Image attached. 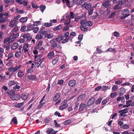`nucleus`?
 Returning a JSON list of instances; mask_svg holds the SVG:
<instances>
[{
    "label": "nucleus",
    "mask_w": 134,
    "mask_h": 134,
    "mask_svg": "<svg viewBox=\"0 0 134 134\" xmlns=\"http://www.w3.org/2000/svg\"><path fill=\"white\" fill-rule=\"evenodd\" d=\"M71 122V121L70 120H68L64 121V124L65 125H67L70 123Z\"/></svg>",
    "instance_id": "e2e57ef3"
},
{
    "label": "nucleus",
    "mask_w": 134,
    "mask_h": 134,
    "mask_svg": "<svg viewBox=\"0 0 134 134\" xmlns=\"http://www.w3.org/2000/svg\"><path fill=\"white\" fill-rule=\"evenodd\" d=\"M19 34L15 33H11V34L9 37V43L13 42L19 36Z\"/></svg>",
    "instance_id": "f03ea898"
},
{
    "label": "nucleus",
    "mask_w": 134,
    "mask_h": 134,
    "mask_svg": "<svg viewBox=\"0 0 134 134\" xmlns=\"http://www.w3.org/2000/svg\"><path fill=\"white\" fill-rule=\"evenodd\" d=\"M102 6H103L104 7H105L108 9V8H109L110 7V6L111 5L110 4V1H107L104 2L102 4Z\"/></svg>",
    "instance_id": "9b49d317"
},
{
    "label": "nucleus",
    "mask_w": 134,
    "mask_h": 134,
    "mask_svg": "<svg viewBox=\"0 0 134 134\" xmlns=\"http://www.w3.org/2000/svg\"><path fill=\"white\" fill-rule=\"evenodd\" d=\"M58 58H56L54 59L52 61V64L55 65L58 62Z\"/></svg>",
    "instance_id": "bf43d9fd"
},
{
    "label": "nucleus",
    "mask_w": 134,
    "mask_h": 134,
    "mask_svg": "<svg viewBox=\"0 0 134 134\" xmlns=\"http://www.w3.org/2000/svg\"><path fill=\"white\" fill-rule=\"evenodd\" d=\"M92 23L90 21H87L86 24V25L88 26H91L92 25Z\"/></svg>",
    "instance_id": "8fccbe9b"
},
{
    "label": "nucleus",
    "mask_w": 134,
    "mask_h": 134,
    "mask_svg": "<svg viewBox=\"0 0 134 134\" xmlns=\"http://www.w3.org/2000/svg\"><path fill=\"white\" fill-rule=\"evenodd\" d=\"M75 16V15L72 12H70V17L71 19H74Z\"/></svg>",
    "instance_id": "09e8293b"
},
{
    "label": "nucleus",
    "mask_w": 134,
    "mask_h": 134,
    "mask_svg": "<svg viewBox=\"0 0 134 134\" xmlns=\"http://www.w3.org/2000/svg\"><path fill=\"white\" fill-rule=\"evenodd\" d=\"M9 37H7L4 40V43H6L7 42H8V43H9Z\"/></svg>",
    "instance_id": "0e129e2a"
},
{
    "label": "nucleus",
    "mask_w": 134,
    "mask_h": 134,
    "mask_svg": "<svg viewBox=\"0 0 134 134\" xmlns=\"http://www.w3.org/2000/svg\"><path fill=\"white\" fill-rule=\"evenodd\" d=\"M24 104L23 103L16 104L15 105V106L18 108H20Z\"/></svg>",
    "instance_id": "603ef678"
},
{
    "label": "nucleus",
    "mask_w": 134,
    "mask_h": 134,
    "mask_svg": "<svg viewBox=\"0 0 134 134\" xmlns=\"http://www.w3.org/2000/svg\"><path fill=\"white\" fill-rule=\"evenodd\" d=\"M36 77L35 75H29L27 76V78L30 80H33L35 79Z\"/></svg>",
    "instance_id": "2f4dec72"
},
{
    "label": "nucleus",
    "mask_w": 134,
    "mask_h": 134,
    "mask_svg": "<svg viewBox=\"0 0 134 134\" xmlns=\"http://www.w3.org/2000/svg\"><path fill=\"white\" fill-rule=\"evenodd\" d=\"M125 2L126 1L125 0H123L122 1V0H119L118 5H115L114 9H120L121 7L120 5L125 4Z\"/></svg>",
    "instance_id": "7ed1b4c3"
},
{
    "label": "nucleus",
    "mask_w": 134,
    "mask_h": 134,
    "mask_svg": "<svg viewBox=\"0 0 134 134\" xmlns=\"http://www.w3.org/2000/svg\"><path fill=\"white\" fill-rule=\"evenodd\" d=\"M86 96L84 94H82L80 95L78 98V100H82Z\"/></svg>",
    "instance_id": "393cba45"
},
{
    "label": "nucleus",
    "mask_w": 134,
    "mask_h": 134,
    "mask_svg": "<svg viewBox=\"0 0 134 134\" xmlns=\"http://www.w3.org/2000/svg\"><path fill=\"white\" fill-rule=\"evenodd\" d=\"M17 21L16 20H13L11 21L9 23V26L12 27L14 25H16L18 23Z\"/></svg>",
    "instance_id": "ddd939ff"
},
{
    "label": "nucleus",
    "mask_w": 134,
    "mask_h": 134,
    "mask_svg": "<svg viewBox=\"0 0 134 134\" xmlns=\"http://www.w3.org/2000/svg\"><path fill=\"white\" fill-rule=\"evenodd\" d=\"M43 36L41 34H38L36 35L35 38L36 39H41L43 38Z\"/></svg>",
    "instance_id": "c9c22d12"
},
{
    "label": "nucleus",
    "mask_w": 134,
    "mask_h": 134,
    "mask_svg": "<svg viewBox=\"0 0 134 134\" xmlns=\"http://www.w3.org/2000/svg\"><path fill=\"white\" fill-rule=\"evenodd\" d=\"M58 131H53V129L52 128H48L46 131V132L48 134H49L52 133V134H55Z\"/></svg>",
    "instance_id": "6e6552de"
},
{
    "label": "nucleus",
    "mask_w": 134,
    "mask_h": 134,
    "mask_svg": "<svg viewBox=\"0 0 134 134\" xmlns=\"http://www.w3.org/2000/svg\"><path fill=\"white\" fill-rule=\"evenodd\" d=\"M3 48H4L5 49V50L8 51L9 50L10 48V45L9 43H7L5 44L3 46Z\"/></svg>",
    "instance_id": "6ab92c4d"
},
{
    "label": "nucleus",
    "mask_w": 134,
    "mask_h": 134,
    "mask_svg": "<svg viewBox=\"0 0 134 134\" xmlns=\"http://www.w3.org/2000/svg\"><path fill=\"white\" fill-rule=\"evenodd\" d=\"M71 23L70 19V18H68L66 19L64 24L65 25H67Z\"/></svg>",
    "instance_id": "f704fd0d"
},
{
    "label": "nucleus",
    "mask_w": 134,
    "mask_h": 134,
    "mask_svg": "<svg viewBox=\"0 0 134 134\" xmlns=\"http://www.w3.org/2000/svg\"><path fill=\"white\" fill-rule=\"evenodd\" d=\"M129 12V10L127 9H125L122 11L121 12L124 15H126L123 16L124 17V18L127 17L130 15V14H128Z\"/></svg>",
    "instance_id": "0eeeda50"
},
{
    "label": "nucleus",
    "mask_w": 134,
    "mask_h": 134,
    "mask_svg": "<svg viewBox=\"0 0 134 134\" xmlns=\"http://www.w3.org/2000/svg\"><path fill=\"white\" fill-rule=\"evenodd\" d=\"M21 52L20 51L17 52L15 54V57L18 58L21 55Z\"/></svg>",
    "instance_id": "4c0bfd02"
},
{
    "label": "nucleus",
    "mask_w": 134,
    "mask_h": 134,
    "mask_svg": "<svg viewBox=\"0 0 134 134\" xmlns=\"http://www.w3.org/2000/svg\"><path fill=\"white\" fill-rule=\"evenodd\" d=\"M80 28L81 30L83 31H86L87 30V27L85 25H82Z\"/></svg>",
    "instance_id": "a19ab883"
},
{
    "label": "nucleus",
    "mask_w": 134,
    "mask_h": 134,
    "mask_svg": "<svg viewBox=\"0 0 134 134\" xmlns=\"http://www.w3.org/2000/svg\"><path fill=\"white\" fill-rule=\"evenodd\" d=\"M27 27L26 25H24L22 26L20 29V31L21 32H24L27 31Z\"/></svg>",
    "instance_id": "c756f323"
},
{
    "label": "nucleus",
    "mask_w": 134,
    "mask_h": 134,
    "mask_svg": "<svg viewBox=\"0 0 134 134\" xmlns=\"http://www.w3.org/2000/svg\"><path fill=\"white\" fill-rule=\"evenodd\" d=\"M8 20L7 17H5L3 19H1L0 20V23H4Z\"/></svg>",
    "instance_id": "c03bdc74"
},
{
    "label": "nucleus",
    "mask_w": 134,
    "mask_h": 134,
    "mask_svg": "<svg viewBox=\"0 0 134 134\" xmlns=\"http://www.w3.org/2000/svg\"><path fill=\"white\" fill-rule=\"evenodd\" d=\"M23 37V38H25L26 41L30 40L32 38L30 36V34L28 33H27L24 34Z\"/></svg>",
    "instance_id": "39448f33"
},
{
    "label": "nucleus",
    "mask_w": 134,
    "mask_h": 134,
    "mask_svg": "<svg viewBox=\"0 0 134 134\" xmlns=\"http://www.w3.org/2000/svg\"><path fill=\"white\" fill-rule=\"evenodd\" d=\"M58 41H59V39H58V37L57 38H56L54 39L53 40H52L51 41H50V42L51 43H55L56 42H57V43H58Z\"/></svg>",
    "instance_id": "e433bc0d"
},
{
    "label": "nucleus",
    "mask_w": 134,
    "mask_h": 134,
    "mask_svg": "<svg viewBox=\"0 0 134 134\" xmlns=\"http://www.w3.org/2000/svg\"><path fill=\"white\" fill-rule=\"evenodd\" d=\"M121 128L122 129H129L130 128V126L129 125L125 124L122 126Z\"/></svg>",
    "instance_id": "79ce46f5"
},
{
    "label": "nucleus",
    "mask_w": 134,
    "mask_h": 134,
    "mask_svg": "<svg viewBox=\"0 0 134 134\" xmlns=\"http://www.w3.org/2000/svg\"><path fill=\"white\" fill-rule=\"evenodd\" d=\"M117 96V94L116 93H111L110 94V97L111 98H113Z\"/></svg>",
    "instance_id": "4d7b16f0"
},
{
    "label": "nucleus",
    "mask_w": 134,
    "mask_h": 134,
    "mask_svg": "<svg viewBox=\"0 0 134 134\" xmlns=\"http://www.w3.org/2000/svg\"><path fill=\"white\" fill-rule=\"evenodd\" d=\"M18 44L17 43H14L12 47V49H16L18 47Z\"/></svg>",
    "instance_id": "7c9ffc66"
},
{
    "label": "nucleus",
    "mask_w": 134,
    "mask_h": 134,
    "mask_svg": "<svg viewBox=\"0 0 134 134\" xmlns=\"http://www.w3.org/2000/svg\"><path fill=\"white\" fill-rule=\"evenodd\" d=\"M29 96V94L28 93L24 92L21 95V98L23 100H26L27 99Z\"/></svg>",
    "instance_id": "9d476101"
},
{
    "label": "nucleus",
    "mask_w": 134,
    "mask_h": 134,
    "mask_svg": "<svg viewBox=\"0 0 134 134\" xmlns=\"http://www.w3.org/2000/svg\"><path fill=\"white\" fill-rule=\"evenodd\" d=\"M4 2L5 3L8 4L9 2L11 3H13L14 2V0H4Z\"/></svg>",
    "instance_id": "a18cd8bd"
},
{
    "label": "nucleus",
    "mask_w": 134,
    "mask_h": 134,
    "mask_svg": "<svg viewBox=\"0 0 134 134\" xmlns=\"http://www.w3.org/2000/svg\"><path fill=\"white\" fill-rule=\"evenodd\" d=\"M16 83V82L14 81H11L10 82L9 84L10 86L14 85Z\"/></svg>",
    "instance_id": "69168bd1"
},
{
    "label": "nucleus",
    "mask_w": 134,
    "mask_h": 134,
    "mask_svg": "<svg viewBox=\"0 0 134 134\" xmlns=\"http://www.w3.org/2000/svg\"><path fill=\"white\" fill-rule=\"evenodd\" d=\"M53 36V35L52 34L50 33L49 34H46L44 36V37L48 39L50 38Z\"/></svg>",
    "instance_id": "a878e982"
},
{
    "label": "nucleus",
    "mask_w": 134,
    "mask_h": 134,
    "mask_svg": "<svg viewBox=\"0 0 134 134\" xmlns=\"http://www.w3.org/2000/svg\"><path fill=\"white\" fill-rule=\"evenodd\" d=\"M44 59V58H42V59L39 60L38 62L36 63V64H36L35 66V67H37L40 66H41V64L43 62Z\"/></svg>",
    "instance_id": "f3484780"
},
{
    "label": "nucleus",
    "mask_w": 134,
    "mask_h": 134,
    "mask_svg": "<svg viewBox=\"0 0 134 134\" xmlns=\"http://www.w3.org/2000/svg\"><path fill=\"white\" fill-rule=\"evenodd\" d=\"M86 107V104L84 103H82L80 105L79 108V111H81L83 110Z\"/></svg>",
    "instance_id": "4468645a"
},
{
    "label": "nucleus",
    "mask_w": 134,
    "mask_h": 134,
    "mask_svg": "<svg viewBox=\"0 0 134 134\" xmlns=\"http://www.w3.org/2000/svg\"><path fill=\"white\" fill-rule=\"evenodd\" d=\"M14 122V124H17L18 122L17 120L16 117H14L13 118L11 122Z\"/></svg>",
    "instance_id": "37998d69"
},
{
    "label": "nucleus",
    "mask_w": 134,
    "mask_h": 134,
    "mask_svg": "<svg viewBox=\"0 0 134 134\" xmlns=\"http://www.w3.org/2000/svg\"><path fill=\"white\" fill-rule=\"evenodd\" d=\"M45 102L43 103H40V104L37 107V109H39L41 108L43 106Z\"/></svg>",
    "instance_id": "3c124183"
},
{
    "label": "nucleus",
    "mask_w": 134,
    "mask_h": 134,
    "mask_svg": "<svg viewBox=\"0 0 134 134\" xmlns=\"http://www.w3.org/2000/svg\"><path fill=\"white\" fill-rule=\"evenodd\" d=\"M16 13L20 14H23L24 13V10H20L18 8L16 9Z\"/></svg>",
    "instance_id": "ea45409f"
},
{
    "label": "nucleus",
    "mask_w": 134,
    "mask_h": 134,
    "mask_svg": "<svg viewBox=\"0 0 134 134\" xmlns=\"http://www.w3.org/2000/svg\"><path fill=\"white\" fill-rule=\"evenodd\" d=\"M59 98V94L57 93L54 96L53 100L54 101L56 102L57 101L58 99Z\"/></svg>",
    "instance_id": "58836bf2"
},
{
    "label": "nucleus",
    "mask_w": 134,
    "mask_h": 134,
    "mask_svg": "<svg viewBox=\"0 0 134 134\" xmlns=\"http://www.w3.org/2000/svg\"><path fill=\"white\" fill-rule=\"evenodd\" d=\"M18 75L19 77H22L24 75L23 72L21 70H19L18 73Z\"/></svg>",
    "instance_id": "473e14b6"
},
{
    "label": "nucleus",
    "mask_w": 134,
    "mask_h": 134,
    "mask_svg": "<svg viewBox=\"0 0 134 134\" xmlns=\"http://www.w3.org/2000/svg\"><path fill=\"white\" fill-rule=\"evenodd\" d=\"M40 21H35L34 22L33 25L34 26H38V25L40 24Z\"/></svg>",
    "instance_id": "13d9d810"
},
{
    "label": "nucleus",
    "mask_w": 134,
    "mask_h": 134,
    "mask_svg": "<svg viewBox=\"0 0 134 134\" xmlns=\"http://www.w3.org/2000/svg\"><path fill=\"white\" fill-rule=\"evenodd\" d=\"M82 8H84L86 9H89L91 7V4L90 3H85L83 4L82 6Z\"/></svg>",
    "instance_id": "423d86ee"
},
{
    "label": "nucleus",
    "mask_w": 134,
    "mask_h": 134,
    "mask_svg": "<svg viewBox=\"0 0 134 134\" xmlns=\"http://www.w3.org/2000/svg\"><path fill=\"white\" fill-rule=\"evenodd\" d=\"M87 20H86L82 19L80 21V23L81 25L85 24L86 25V22Z\"/></svg>",
    "instance_id": "de8ad7c7"
},
{
    "label": "nucleus",
    "mask_w": 134,
    "mask_h": 134,
    "mask_svg": "<svg viewBox=\"0 0 134 134\" xmlns=\"http://www.w3.org/2000/svg\"><path fill=\"white\" fill-rule=\"evenodd\" d=\"M43 25L46 27H49L51 26L52 25V24L51 23H44Z\"/></svg>",
    "instance_id": "5fc2aeb1"
},
{
    "label": "nucleus",
    "mask_w": 134,
    "mask_h": 134,
    "mask_svg": "<svg viewBox=\"0 0 134 134\" xmlns=\"http://www.w3.org/2000/svg\"><path fill=\"white\" fill-rule=\"evenodd\" d=\"M116 101L118 102L121 101V102L124 103L125 101L124 98L123 96L118 97L117 98Z\"/></svg>",
    "instance_id": "412c9836"
},
{
    "label": "nucleus",
    "mask_w": 134,
    "mask_h": 134,
    "mask_svg": "<svg viewBox=\"0 0 134 134\" xmlns=\"http://www.w3.org/2000/svg\"><path fill=\"white\" fill-rule=\"evenodd\" d=\"M67 102V101L63 102L61 103V105L59 107L60 109H64L67 108L68 106V104L66 103Z\"/></svg>",
    "instance_id": "20e7f679"
},
{
    "label": "nucleus",
    "mask_w": 134,
    "mask_h": 134,
    "mask_svg": "<svg viewBox=\"0 0 134 134\" xmlns=\"http://www.w3.org/2000/svg\"><path fill=\"white\" fill-rule=\"evenodd\" d=\"M28 19L27 17H22L19 19V21L21 23H24L27 21Z\"/></svg>",
    "instance_id": "a211bd4d"
},
{
    "label": "nucleus",
    "mask_w": 134,
    "mask_h": 134,
    "mask_svg": "<svg viewBox=\"0 0 134 134\" xmlns=\"http://www.w3.org/2000/svg\"><path fill=\"white\" fill-rule=\"evenodd\" d=\"M46 6L44 5L41 6L40 7V9L41 11L42 12H43L44 10L45 9Z\"/></svg>",
    "instance_id": "6e6d98bb"
},
{
    "label": "nucleus",
    "mask_w": 134,
    "mask_h": 134,
    "mask_svg": "<svg viewBox=\"0 0 134 134\" xmlns=\"http://www.w3.org/2000/svg\"><path fill=\"white\" fill-rule=\"evenodd\" d=\"M34 25L33 24H31L28 25L27 26V31H29L31 30H33V29L34 27Z\"/></svg>",
    "instance_id": "5701e85b"
},
{
    "label": "nucleus",
    "mask_w": 134,
    "mask_h": 134,
    "mask_svg": "<svg viewBox=\"0 0 134 134\" xmlns=\"http://www.w3.org/2000/svg\"><path fill=\"white\" fill-rule=\"evenodd\" d=\"M128 110V109L127 108H126L119 111V113H121L120 114V115L122 116L123 114L126 113L128 111L127 110Z\"/></svg>",
    "instance_id": "aec40b11"
},
{
    "label": "nucleus",
    "mask_w": 134,
    "mask_h": 134,
    "mask_svg": "<svg viewBox=\"0 0 134 134\" xmlns=\"http://www.w3.org/2000/svg\"><path fill=\"white\" fill-rule=\"evenodd\" d=\"M126 104H127L129 107L131 106H134V102H133L132 100H129L126 102Z\"/></svg>",
    "instance_id": "2eb2a0df"
},
{
    "label": "nucleus",
    "mask_w": 134,
    "mask_h": 134,
    "mask_svg": "<svg viewBox=\"0 0 134 134\" xmlns=\"http://www.w3.org/2000/svg\"><path fill=\"white\" fill-rule=\"evenodd\" d=\"M20 86L18 85L17 84H16L14 85V86H13V88L14 90H15L16 89H20Z\"/></svg>",
    "instance_id": "052dcab7"
},
{
    "label": "nucleus",
    "mask_w": 134,
    "mask_h": 134,
    "mask_svg": "<svg viewBox=\"0 0 134 134\" xmlns=\"http://www.w3.org/2000/svg\"><path fill=\"white\" fill-rule=\"evenodd\" d=\"M27 48V46L26 45H25L23 46V49L24 50V53H27L29 54H29L28 52V49Z\"/></svg>",
    "instance_id": "cd10ccee"
},
{
    "label": "nucleus",
    "mask_w": 134,
    "mask_h": 134,
    "mask_svg": "<svg viewBox=\"0 0 134 134\" xmlns=\"http://www.w3.org/2000/svg\"><path fill=\"white\" fill-rule=\"evenodd\" d=\"M76 82L74 80H71L69 82L68 85L69 86L71 87L75 86L76 84Z\"/></svg>",
    "instance_id": "f8f14e48"
},
{
    "label": "nucleus",
    "mask_w": 134,
    "mask_h": 134,
    "mask_svg": "<svg viewBox=\"0 0 134 134\" xmlns=\"http://www.w3.org/2000/svg\"><path fill=\"white\" fill-rule=\"evenodd\" d=\"M63 2H66L67 5L69 7H71L73 5L74 3L73 2H70L69 0H63Z\"/></svg>",
    "instance_id": "1a4fd4ad"
},
{
    "label": "nucleus",
    "mask_w": 134,
    "mask_h": 134,
    "mask_svg": "<svg viewBox=\"0 0 134 134\" xmlns=\"http://www.w3.org/2000/svg\"><path fill=\"white\" fill-rule=\"evenodd\" d=\"M118 88V86L117 85L114 86L112 88V90L113 91H115Z\"/></svg>",
    "instance_id": "338daca9"
},
{
    "label": "nucleus",
    "mask_w": 134,
    "mask_h": 134,
    "mask_svg": "<svg viewBox=\"0 0 134 134\" xmlns=\"http://www.w3.org/2000/svg\"><path fill=\"white\" fill-rule=\"evenodd\" d=\"M79 105L78 104H75V106L74 108V111L75 112L77 111L78 109Z\"/></svg>",
    "instance_id": "680f3d73"
},
{
    "label": "nucleus",
    "mask_w": 134,
    "mask_h": 134,
    "mask_svg": "<svg viewBox=\"0 0 134 134\" xmlns=\"http://www.w3.org/2000/svg\"><path fill=\"white\" fill-rule=\"evenodd\" d=\"M95 99L94 98H91L88 101L87 105L88 106H89L92 104L95 101Z\"/></svg>",
    "instance_id": "dca6fc26"
},
{
    "label": "nucleus",
    "mask_w": 134,
    "mask_h": 134,
    "mask_svg": "<svg viewBox=\"0 0 134 134\" xmlns=\"http://www.w3.org/2000/svg\"><path fill=\"white\" fill-rule=\"evenodd\" d=\"M108 87L107 86H103L102 88V90L103 91H105L108 89Z\"/></svg>",
    "instance_id": "774afa93"
},
{
    "label": "nucleus",
    "mask_w": 134,
    "mask_h": 134,
    "mask_svg": "<svg viewBox=\"0 0 134 134\" xmlns=\"http://www.w3.org/2000/svg\"><path fill=\"white\" fill-rule=\"evenodd\" d=\"M14 54L12 53H11L8 55V58L6 60H7L10 59L11 58L13 57Z\"/></svg>",
    "instance_id": "864d4df0"
},
{
    "label": "nucleus",
    "mask_w": 134,
    "mask_h": 134,
    "mask_svg": "<svg viewBox=\"0 0 134 134\" xmlns=\"http://www.w3.org/2000/svg\"><path fill=\"white\" fill-rule=\"evenodd\" d=\"M73 2L74 4H76L77 5H80L82 3V2L80 0H73Z\"/></svg>",
    "instance_id": "bb28decb"
},
{
    "label": "nucleus",
    "mask_w": 134,
    "mask_h": 134,
    "mask_svg": "<svg viewBox=\"0 0 134 134\" xmlns=\"http://www.w3.org/2000/svg\"><path fill=\"white\" fill-rule=\"evenodd\" d=\"M54 52L53 51H51L48 53L47 56L49 58L52 59L54 57Z\"/></svg>",
    "instance_id": "b1692460"
},
{
    "label": "nucleus",
    "mask_w": 134,
    "mask_h": 134,
    "mask_svg": "<svg viewBox=\"0 0 134 134\" xmlns=\"http://www.w3.org/2000/svg\"><path fill=\"white\" fill-rule=\"evenodd\" d=\"M119 90V94L121 96L125 92L126 90L124 88H121Z\"/></svg>",
    "instance_id": "4be33fe9"
},
{
    "label": "nucleus",
    "mask_w": 134,
    "mask_h": 134,
    "mask_svg": "<svg viewBox=\"0 0 134 134\" xmlns=\"http://www.w3.org/2000/svg\"><path fill=\"white\" fill-rule=\"evenodd\" d=\"M110 10L108 9H107L103 12V14L105 15H108L110 13Z\"/></svg>",
    "instance_id": "c85d7f7f"
},
{
    "label": "nucleus",
    "mask_w": 134,
    "mask_h": 134,
    "mask_svg": "<svg viewBox=\"0 0 134 134\" xmlns=\"http://www.w3.org/2000/svg\"><path fill=\"white\" fill-rule=\"evenodd\" d=\"M18 30V27L17 26L15 27L14 29H12V31H11V33H15V32L16 33H18L17 32H16Z\"/></svg>",
    "instance_id": "72a5a7b5"
},
{
    "label": "nucleus",
    "mask_w": 134,
    "mask_h": 134,
    "mask_svg": "<svg viewBox=\"0 0 134 134\" xmlns=\"http://www.w3.org/2000/svg\"><path fill=\"white\" fill-rule=\"evenodd\" d=\"M39 30V28L38 27H34L33 29V32L35 33H36Z\"/></svg>",
    "instance_id": "49530a36"
},
{
    "label": "nucleus",
    "mask_w": 134,
    "mask_h": 134,
    "mask_svg": "<svg viewBox=\"0 0 134 134\" xmlns=\"http://www.w3.org/2000/svg\"><path fill=\"white\" fill-rule=\"evenodd\" d=\"M7 93L10 96V98L13 100H17L19 99L20 97L21 96L20 94H15L14 93V91L13 90H11L10 91H7Z\"/></svg>",
    "instance_id": "f257e3e1"
}]
</instances>
